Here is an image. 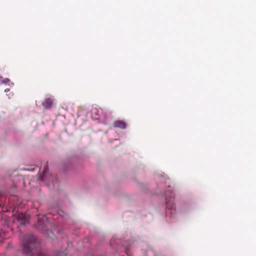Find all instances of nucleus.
Returning a JSON list of instances; mask_svg holds the SVG:
<instances>
[{
    "label": "nucleus",
    "instance_id": "nucleus-6",
    "mask_svg": "<svg viewBox=\"0 0 256 256\" xmlns=\"http://www.w3.org/2000/svg\"><path fill=\"white\" fill-rule=\"evenodd\" d=\"M113 126L116 128L125 129L126 128V123L123 120H117L114 122Z\"/></svg>",
    "mask_w": 256,
    "mask_h": 256
},
{
    "label": "nucleus",
    "instance_id": "nucleus-7",
    "mask_svg": "<svg viewBox=\"0 0 256 256\" xmlns=\"http://www.w3.org/2000/svg\"><path fill=\"white\" fill-rule=\"evenodd\" d=\"M48 162H46L45 165H44V170H43V172H42V174H40V176H39V180H43L44 179V176L46 174V172H48Z\"/></svg>",
    "mask_w": 256,
    "mask_h": 256
},
{
    "label": "nucleus",
    "instance_id": "nucleus-4",
    "mask_svg": "<svg viewBox=\"0 0 256 256\" xmlns=\"http://www.w3.org/2000/svg\"><path fill=\"white\" fill-rule=\"evenodd\" d=\"M29 216L24 213H19L16 216V220L20 222V224H26L28 222Z\"/></svg>",
    "mask_w": 256,
    "mask_h": 256
},
{
    "label": "nucleus",
    "instance_id": "nucleus-5",
    "mask_svg": "<svg viewBox=\"0 0 256 256\" xmlns=\"http://www.w3.org/2000/svg\"><path fill=\"white\" fill-rule=\"evenodd\" d=\"M53 104V100L51 98H46L42 103V106L45 109L50 108Z\"/></svg>",
    "mask_w": 256,
    "mask_h": 256
},
{
    "label": "nucleus",
    "instance_id": "nucleus-3",
    "mask_svg": "<svg viewBox=\"0 0 256 256\" xmlns=\"http://www.w3.org/2000/svg\"><path fill=\"white\" fill-rule=\"evenodd\" d=\"M166 207L170 210H174L175 204L173 202L174 194L170 190L168 192H166Z\"/></svg>",
    "mask_w": 256,
    "mask_h": 256
},
{
    "label": "nucleus",
    "instance_id": "nucleus-2",
    "mask_svg": "<svg viewBox=\"0 0 256 256\" xmlns=\"http://www.w3.org/2000/svg\"><path fill=\"white\" fill-rule=\"evenodd\" d=\"M47 218L46 216H42V218H38V220L36 224V228L42 233L46 232V234L50 238H52L51 234H52L50 230L47 228Z\"/></svg>",
    "mask_w": 256,
    "mask_h": 256
},
{
    "label": "nucleus",
    "instance_id": "nucleus-1",
    "mask_svg": "<svg viewBox=\"0 0 256 256\" xmlns=\"http://www.w3.org/2000/svg\"><path fill=\"white\" fill-rule=\"evenodd\" d=\"M19 238L22 242V250L24 253H30L32 250L38 245L33 234L26 235L20 232Z\"/></svg>",
    "mask_w": 256,
    "mask_h": 256
},
{
    "label": "nucleus",
    "instance_id": "nucleus-8",
    "mask_svg": "<svg viewBox=\"0 0 256 256\" xmlns=\"http://www.w3.org/2000/svg\"><path fill=\"white\" fill-rule=\"evenodd\" d=\"M10 80L8 78H6L5 79H4L2 81V82L3 84H7L8 83V82H10Z\"/></svg>",
    "mask_w": 256,
    "mask_h": 256
}]
</instances>
